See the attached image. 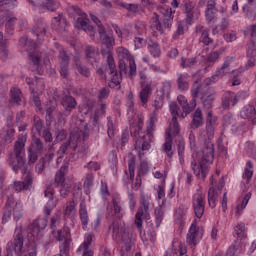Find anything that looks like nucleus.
I'll list each match as a JSON object with an SVG mask.
<instances>
[{
    "label": "nucleus",
    "mask_w": 256,
    "mask_h": 256,
    "mask_svg": "<svg viewBox=\"0 0 256 256\" xmlns=\"http://www.w3.org/2000/svg\"><path fill=\"white\" fill-rule=\"evenodd\" d=\"M68 17L73 19L74 25L78 29H82L85 33H88L91 39H95V29L92 25H89V19H87V14L81 11V8L72 5L67 9Z\"/></svg>",
    "instance_id": "nucleus-5"
},
{
    "label": "nucleus",
    "mask_w": 256,
    "mask_h": 256,
    "mask_svg": "<svg viewBox=\"0 0 256 256\" xmlns=\"http://www.w3.org/2000/svg\"><path fill=\"white\" fill-rule=\"evenodd\" d=\"M33 129L41 135V131L43 129V120L39 118L38 116H34V124H33Z\"/></svg>",
    "instance_id": "nucleus-54"
},
{
    "label": "nucleus",
    "mask_w": 256,
    "mask_h": 256,
    "mask_svg": "<svg viewBox=\"0 0 256 256\" xmlns=\"http://www.w3.org/2000/svg\"><path fill=\"white\" fill-rule=\"evenodd\" d=\"M67 166H61L59 171L56 173L54 187H62L63 185H67L65 182V175L67 173Z\"/></svg>",
    "instance_id": "nucleus-28"
},
{
    "label": "nucleus",
    "mask_w": 256,
    "mask_h": 256,
    "mask_svg": "<svg viewBox=\"0 0 256 256\" xmlns=\"http://www.w3.org/2000/svg\"><path fill=\"white\" fill-rule=\"evenodd\" d=\"M112 207L114 209V215L117 219H123V210L121 209V202L117 198L112 199Z\"/></svg>",
    "instance_id": "nucleus-42"
},
{
    "label": "nucleus",
    "mask_w": 256,
    "mask_h": 256,
    "mask_svg": "<svg viewBox=\"0 0 256 256\" xmlns=\"http://www.w3.org/2000/svg\"><path fill=\"white\" fill-rule=\"evenodd\" d=\"M44 151H45V146L43 145L41 138H37V137L33 138L27 150L28 163L26 165H28L29 167H33L35 163L39 161V155H43Z\"/></svg>",
    "instance_id": "nucleus-9"
},
{
    "label": "nucleus",
    "mask_w": 256,
    "mask_h": 256,
    "mask_svg": "<svg viewBox=\"0 0 256 256\" xmlns=\"http://www.w3.org/2000/svg\"><path fill=\"white\" fill-rule=\"evenodd\" d=\"M118 57L120 60L127 61L129 65L128 75L130 79H133L137 75V64H135V58L133 57V55H131L129 50H127L126 48L120 47L118 49Z\"/></svg>",
    "instance_id": "nucleus-11"
},
{
    "label": "nucleus",
    "mask_w": 256,
    "mask_h": 256,
    "mask_svg": "<svg viewBox=\"0 0 256 256\" xmlns=\"http://www.w3.org/2000/svg\"><path fill=\"white\" fill-rule=\"evenodd\" d=\"M59 61H60V65H69V54H67V51L60 50Z\"/></svg>",
    "instance_id": "nucleus-57"
},
{
    "label": "nucleus",
    "mask_w": 256,
    "mask_h": 256,
    "mask_svg": "<svg viewBox=\"0 0 256 256\" xmlns=\"http://www.w3.org/2000/svg\"><path fill=\"white\" fill-rule=\"evenodd\" d=\"M240 117H242V119H251L252 121L255 120L256 118L255 106H251V105L245 106L240 112Z\"/></svg>",
    "instance_id": "nucleus-29"
},
{
    "label": "nucleus",
    "mask_w": 256,
    "mask_h": 256,
    "mask_svg": "<svg viewBox=\"0 0 256 256\" xmlns=\"http://www.w3.org/2000/svg\"><path fill=\"white\" fill-rule=\"evenodd\" d=\"M141 205H143V207H140L135 215V225L137 226V229L143 227V217H145V213L149 211V203H147L145 197H142Z\"/></svg>",
    "instance_id": "nucleus-16"
},
{
    "label": "nucleus",
    "mask_w": 256,
    "mask_h": 256,
    "mask_svg": "<svg viewBox=\"0 0 256 256\" xmlns=\"http://www.w3.org/2000/svg\"><path fill=\"white\" fill-rule=\"evenodd\" d=\"M57 207V201H48L45 208H44V214L46 217H49L51 215V211Z\"/></svg>",
    "instance_id": "nucleus-56"
},
{
    "label": "nucleus",
    "mask_w": 256,
    "mask_h": 256,
    "mask_svg": "<svg viewBox=\"0 0 256 256\" xmlns=\"http://www.w3.org/2000/svg\"><path fill=\"white\" fill-rule=\"evenodd\" d=\"M29 61L32 63L33 67L31 71L41 75V56L39 54L28 52Z\"/></svg>",
    "instance_id": "nucleus-27"
},
{
    "label": "nucleus",
    "mask_w": 256,
    "mask_h": 256,
    "mask_svg": "<svg viewBox=\"0 0 256 256\" xmlns=\"http://www.w3.org/2000/svg\"><path fill=\"white\" fill-rule=\"evenodd\" d=\"M148 49L152 56L161 57V48H159V43L155 41H150V43L148 44Z\"/></svg>",
    "instance_id": "nucleus-44"
},
{
    "label": "nucleus",
    "mask_w": 256,
    "mask_h": 256,
    "mask_svg": "<svg viewBox=\"0 0 256 256\" xmlns=\"http://www.w3.org/2000/svg\"><path fill=\"white\" fill-rule=\"evenodd\" d=\"M85 53H86V59L88 63H90L92 67H99V58H97L99 56V53H97V50H95V47L87 46Z\"/></svg>",
    "instance_id": "nucleus-22"
},
{
    "label": "nucleus",
    "mask_w": 256,
    "mask_h": 256,
    "mask_svg": "<svg viewBox=\"0 0 256 256\" xmlns=\"http://www.w3.org/2000/svg\"><path fill=\"white\" fill-rule=\"evenodd\" d=\"M151 23L153 27L163 35L165 33V30L163 29V25L161 24V17L157 13H153L151 17Z\"/></svg>",
    "instance_id": "nucleus-36"
},
{
    "label": "nucleus",
    "mask_w": 256,
    "mask_h": 256,
    "mask_svg": "<svg viewBox=\"0 0 256 256\" xmlns=\"http://www.w3.org/2000/svg\"><path fill=\"white\" fill-rule=\"evenodd\" d=\"M17 22V18L12 17L10 19L7 20L6 22V33H8L9 35H13V30L15 29V23Z\"/></svg>",
    "instance_id": "nucleus-49"
},
{
    "label": "nucleus",
    "mask_w": 256,
    "mask_h": 256,
    "mask_svg": "<svg viewBox=\"0 0 256 256\" xmlns=\"http://www.w3.org/2000/svg\"><path fill=\"white\" fill-rule=\"evenodd\" d=\"M5 3L0 5V12L5 11V9H14L17 7V0H4Z\"/></svg>",
    "instance_id": "nucleus-52"
},
{
    "label": "nucleus",
    "mask_w": 256,
    "mask_h": 256,
    "mask_svg": "<svg viewBox=\"0 0 256 256\" xmlns=\"http://www.w3.org/2000/svg\"><path fill=\"white\" fill-rule=\"evenodd\" d=\"M46 165H49L53 159H55V152L50 150L44 157L41 158Z\"/></svg>",
    "instance_id": "nucleus-63"
},
{
    "label": "nucleus",
    "mask_w": 256,
    "mask_h": 256,
    "mask_svg": "<svg viewBox=\"0 0 256 256\" xmlns=\"http://www.w3.org/2000/svg\"><path fill=\"white\" fill-rule=\"evenodd\" d=\"M47 227V220H35L27 229V239L26 249L23 251V243L25 242V237L23 236V229L16 228L13 240L7 243L6 256H13V253L17 256H37V241L39 240V233L41 229Z\"/></svg>",
    "instance_id": "nucleus-1"
},
{
    "label": "nucleus",
    "mask_w": 256,
    "mask_h": 256,
    "mask_svg": "<svg viewBox=\"0 0 256 256\" xmlns=\"http://www.w3.org/2000/svg\"><path fill=\"white\" fill-rule=\"evenodd\" d=\"M153 107L155 109H161L163 107V94L157 95L156 99L154 100Z\"/></svg>",
    "instance_id": "nucleus-64"
},
{
    "label": "nucleus",
    "mask_w": 256,
    "mask_h": 256,
    "mask_svg": "<svg viewBox=\"0 0 256 256\" xmlns=\"http://www.w3.org/2000/svg\"><path fill=\"white\" fill-rule=\"evenodd\" d=\"M10 93V103H12L13 105H21V89L13 87L11 88Z\"/></svg>",
    "instance_id": "nucleus-35"
},
{
    "label": "nucleus",
    "mask_w": 256,
    "mask_h": 256,
    "mask_svg": "<svg viewBox=\"0 0 256 256\" xmlns=\"http://www.w3.org/2000/svg\"><path fill=\"white\" fill-rule=\"evenodd\" d=\"M14 215L16 221H19L23 217V204L21 201L15 202V197L13 194L7 196L6 204L4 207V213L2 221L3 223H7L9 219H11V215Z\"/></svg>",
    "instance_id": "nucleus-8"
},
{
    "label": "nucleus",
    "mask_w": 256,
    "mask_h": 256,
    "mask_svg": "<svg viewBox=\"0 0 256 256\" xmlns=\"http://www.w3.org/2000/svg\"><path fill=\"white\" fill-rule=\"evenodd\" d=\"M217 191H215L214 187H210L208 191V204L211 209H215L217 207Z\"/></svg>",
    "instance_id": "nucleus-39"
},
{
    "label": "nucleus",
    "mask_w": 256,
    "mask_h": 256,
    "mask_svg": "<svg viewBox=\"0 0 256 256\" xmlns=\"http://www.w3.org/2000/svg\"><path fill=\"white\" fill-rule=\"evenodd\" d=\"M128 171L131 181L135 179V158H130L128 160Z\"/></svg>",
    "instance_id": "nucleus-55"
},
{
    "label": "nucleus",
    "mask_w": 256,
    "mask_h": 256,
    "mask_svg": "<svg viewBox=\"0 0 256 256\" xmlns=\"http://www.w3.org/2000/svg\"><path fill=\"white\" fill-rule=\"evenodd\" d=\"M202 95L201 101L205 109H211L213 101H215V95L207 92L200 93Z\"/></svg>",
    "instance_id": "nucleus-33"
},
{
    "label": "nucleus",
    "mask_w": 256,
    "mask_h": 256,
    "mask_svg": "<svg viewBox=\"0 0 256 256\" xmlns=\"http://www.w3.org/2000/svg\"><path fill=\"white\" fill-rule=\"evenodd\" d=\"M152 89L151 85H146L139 93V98L141 103L143 105H147V102L149 101V95H151Z\"/></svg>",
    "instance_id": "nucleus-40"
},
{
    "label": "nucleus",
    "mask_w": 256,
    "mask_h": 256,
    "mask_svg": "<svg viewBox=\"0 0 256 256\" xmlns=\"http://www.w3.org/2000/svg\"><path fill=\"white\" fill-rule=\"evenodd\" d=\"M215 77H219V76H212L211 78H206L204 79L202 84H197L196 83L193 85V88L191 89V93H192V97L194 99H197V97H199V93H204L209 91V85H211L212 83H215Z\"/></svg>",
    "instance_id": "nucleus-13"
},
{
    "label": "nucleus",
    "mask_w": 256,
    "mask_h": 256,
    "mask_svg": "<svg viewBox=\"0 0 256 256\" xmlns=\"http://www.w3.org/2000/svg\"><path fill=\"white\" fill-rule=\"evenodd\" d=\"M186 243L191 247V249H195L197 247V221H194L187 233Z\"/></svg>",
    "instance_id": "nucleus-21"
},
{
    "label": "nucleus",
    "mask_w": 256,
    "mask_h": 256,
    "mask_svg": "<svg viewBox=\"0 0 256 256\" xmlns=\"http://www.w3.org/2000/svg\"><path fill=\"white\" fill-rule=\"evenodd\" d=\"M110 93H111V90L107 87H103L102 89H100L98 92L99 101H103V99H107Z\"/></svg>",
    "instance_id": "nucleus-59"
},
{
    "label": "nucleus",
    "mask_w": 256,
    "mask_h": 256,
    "mask_svg": "<svg viewBox=\"0 0 256 256\" xmlns=\"http://www.w3.org/2000/svg\"><path fill=\"white\" fill-rule=\"evenodd\" d=\"M195 99L196 98L193 97V99L187 103V98L185 96L179 95L177 97V101L183 110V113L181 114L182 119H185V117H187V115H189V113H191V111L197 107V102Z\"/></svg>",
    "instance_id": "nucleus-14"
},
{
    "label": "nucleus",
    "mask_w": 256,
    "mask_h": 256,
    "mask_svg": "<svg viewBox=\"0 0 256 256\" xmlns=\"http://www.w3.org/2000/svg\"><path fill=\"white\" fill-rule=\"evenodd\" d=\"M220 55H221V53H219V51L211 52L207 56V61L209 63H215L216 61H219Z\"/></svg>",
    "instance_id": "nucleus-62"
},
{
    "label": "nucleus",
    "mask_w": 256,
    "mask_h": 256,
    "mask_svg": "<svg viewBox=\"0 0 256 256\" xmlns=\"http://www.w3.org/2000/svg\"><path fill=\"white\" fill-rule=\"evenodd\" d=\"M107 127H108V130H107V134H108V137L113 138L115 137V124H113V119H111V117H107Z\"/></svg>",
    "instance_id": "nucleus-51"
},
{
    "label": "nucleus",
    "mask_w": 256,
    "mask_h": 256,
    "mask_svg": "<svg viewBox=\"0 0 256 256\" xmlns=\"http://www.w3.org/2000/svg\"><path fill=\"white\" fill-rule=\"evenodd\" d=\"M215 123H217V117H214L213 112L209 110L206 117V127H215Z\"/></svg>",
    "instance_id": "nucleus-53"
},
{
    "label": "nucleus",
    "mask_w": 256,
    "mask_h": 256,
    "mask_svg": "<svg viewBox=\"0 0 256 256\" xmlns=\"http://www.w3.org/2000/svg\"><path fill=\"white\" fill-rule=\"evenodd\" d=\"M93 239H95L93 233H89L85 236L84 242L78 248V251H82V256H93V250L89 248L91 247V243H93Z\"/></svg>",
    "instance_id": "nucleus-20"
},
{
    "label": "nucleus",
    "mask_w": 256,
    "mask_h": 256,
    "mask_svg": "<svg viewBox=\"0 0 256 256\" xmlns=\"http://www.w3.org/2000/svg\"><path fill=\"white\" fill-rule=\"evenodd\" d=\"M79 218L82 223L83 229L89 225V213L87 212V203L84 199L80 202V208H79Z\"/></svg>",
    "instance_id": "nucleus-25"
},
{
    "label": "nucleus",
    "mask_w": 256,
    "mask_h": 256,
    "mask_svg": "<svg viewBox=\"0 0 256 256\" xmlns=\"http://www.w3.org/2000/svg\"><path fill=\"white\" fill-rule=\"evenodd\" d=\"M29 5H31L32 9L34 11H39L41 13V5H42V0H26Z\"/></svg>",
    "instance_id": "nucleus-60"
},
{
    "label": "nucleus",
    "mask_w": 256,
    "mask_h": 256,
    "mask_svg": "<svg viewBox=\"0 0 256 256\" xmlns=\"http://www.w3.org/2000/svg\"><path fill=\"white\" fill-rule=\"evenodd\" d=\"M60 7V4L57 0H42L40 13H46L49 11L50 13H55Z\"/></svg>",
    "instance_id": "nucleus-24"
},
{
    "label": "nucleus",
    "mask_w": 256,
    "mask_h": 256,
    "mask_svg": "<svg viewBox=\"0 0 256 256\" xmlns=\"http://www.w3.org/2000/svg\"><path fill=\"white\" fill-rule=\"evenodd\" d=\"M71 241L73 240H64L60 246L59 256H69V251L71 250Z\"/></svg>",
    "instance_id": "nucleus-43"
},
{
    "label": "nucleus",
    "mask_w": 256,
    "mask_h": 256,
    "mask_svg": "<svg viewBox=\"0 0 256 256\" xmlns=\"http://www.w3.org/2000/svg\"><path fill=\"white\" fill-rule=\"evenodd\" d=\"M232 63H233V57L227 56L224 60L223 65L221 66V68L216 70V72H215L216 77H224L225 69H229V67H231Z\"/></svg>",
    "instance_id": "nucleus-34"
},
{
    "label": "nucleus",
    "mask_w": 256,
    "mask_h": 256,
    "mask_svg": "<svg viewBox=\"0 0 256 256\" xmlns=\"http://www.w3.org/2000/svg\"><path fill=\"white\" fill-rule=\"evenodd\" d=\"M206 135L201 136L200 139L204 143V147L202 148V157L201 159L195 160V154L192 156L191 167L192 171H194V175L198 177V179H205L207 177V173H209V168L207 167V163H213L215 159V146L211 140L215 137V126H206Z\"/></svg>",
    "instance_id": "nucleus-3"
},
{
    "label": "nucleus",
    "mask_w": 256,
    "mask_h": 256,
    "mask_svg": "<svg viewBox=\"0 0 256 256\" xmlns=\"http://www.w3.org/2000/svg\"><path fill=\"white\" fill-rule=\"evenodd\" d=\"M149 173V164L147 161L143 160L140 162V168L138 171L137 179L138 177H141V175H147Z\"/></svg>",
    "instance_id": "nucleus-50"
},
{
    "label": "nucleus",
    "mask_w": 256,
    "mask_h": 256,
    "mask_svg": "<svg viewBox=\"0 0 256 256\" xmlns=\"http://www.w3.org/2000/svg\"><path fill=\"white\" fill-rule=\"evenodd\" d=\"M56 239L58 241H73V239H71V230L67 227L62 228L57 232Z\"/></svg>",
    "instance_id": "nucleus-38"
},
{
    "label": "nucleus",
    "mask_w": 256,
    "mask_h": 256,
    "mask_svg": "<svg viewBox=\"0 0 256 256\" xmlns=\"http://www.w3.org/2000/svg\"><path fill=\"white\" fill-rule=\"evenodd\" d=\"M159 12L162 15V23H163V27L165 29H171V27H173V9L169 8V7H162L159 9Z\"/></svg>",
    "instance_id": "nucleus-17"
},
{
    "label": "nucleus",
    "mask_w": 256,
    "mask_h": 256,
    "mask_svg": "<svg viewBox=\"0 0 256 256\" xmlns=\"http://www.w3.org/2000/svg\"><path fill=\"white\" fill-rule=\"evenodd\" d=\"M201 29H203V26H200V30L199 28H197V32L201 33V37H200L201 43H203V45H210V43H213V40L209 37V31L201 30Z\"/></svg>",
    "instance_id": "nucleus-45"
},
{
    "label": "nucleus",
    "mask_w": 256,
    "mask_h": 256,
    "mask_svg": "<svg viewBox=\"0 0 256 256\" xmlns=\"http://www.w3.org/2000/svg\"><path fill=\"white\" fill-rule=\"evenodd\" d=\"M203 125V113L200 109H197L193 114V119L191 121V129H199Z\"/></svg>",
    "instance_id": "nucleus-30"
},
{
    "label": "nucleus",
    "mask_w": 256,
    "mask_h": 256,
    "mask_svg": "<svg viewBox=\"0 0 256 256\" xmlns=\"http://www.w3.org/2000/svg\"><path fill=\"white\" fill-rule=\"evenodd\" d=\"M177 85L180 91H187L189 89V74H178Z\"/></svg>",
    "instance_id": "nucleus-31"
},
{
    "label": "nucleus",
    "mask_w": 256,
    "mask_h": 256,
    "mask_svg": "<svg viewBox=\"0 0 256 256\" xmlns=\"http://www.w3.org/2000/svg\"><path fill=\"white\" fill-rule=\"evenodd\" d=\"M70 135H73V137L76 139V148L74 153L78 155V159L81 157V155H87V149L83 145H79V140L81 139V136L77 132H72Z\"/></svg>",
    "instance_id": "nucleus-32"
},
{
    "label": "nucleus",
    "mask_w": 256,
    "mask_h": 256,
    "mask_svg": "<svg viewBox=\"0 0 256 256\" xmlns=\"http://www.w3.org/2000/svg\"><path fill=\"white\" fill-rule=\"evenodd\" d=\"M154 215H155L156 229H159V227H161V223H163V217H165V210H163V207L159 206L155 208Z\"/></svg>",
    "instance_id": "nucleus-41"
},
{
    "label": "nucleus",
    "mask_w": 256,
    "mask_h": 256,
    "mask_svg": "<svg viewBox=\"0 0 256 256\" xmlns=\"http://www.w3.org/2000/svg\"><path fill=\"white\" fill-rule=\"evenodd\" d=\"M192 205L194 214L197 219H201L205 213V195L199 190L194 194L192 198Z\"/></svg>",
    "instance_id": "nucleus-12"
},
{
    "label": "nucleus",
    "mask_w": 256,
    "mask_h": 256,
    "mask_svg": "<svg viewBox=\"0 0 256 256\" xmlns=\"http://www.w3.org/2000/svg\"><path fill=\"white\" fill-rule=\"evenodd\" d=\"M120 7H123V9H127V11H131L132 13L139 12V5L138 4L121 3Z\"/></svg>",
    "instance_id": "nucleus-58"
},
{
    "label": "nucleus",
    "mask_w": 256,
    "mask_h": 256,
    "mask_svg": "<svg viewBox=\"0 0 256 256\" xmlns=\"http://www.w3.org/2000/svg\"><path fill=\"white\" fill-rule=\"evenodd\" d=\"M27 143L26 136H20L18 141L14 143V152L8 154V165L12 167V171L17 173L19 169H22L24 181H15L14 189L18 193L20 191H31L33 187V173L29 172L27 168V162L25 161V144Z\"/></svg>",
    "instance_id": "nucleus-2"
},
{
    "label": "nucleus",
    "mask_w": 256,
    "mask_h": 256,
    "mask_svg": "<svg viewBox=\"0 0 256 256\" xmlns=\"http://www.w3.org/2000/svg\"><path fill=\"white\" fill-rule=\"evenodd\" d=\"M100 41H102V45L106 46V49H104V51H111V47L115 45V39L113 38V36L107 34L100 37ZM101 53L103 54V49L101 50Z\"/></svg>",
    "instance_id": "nucleus-37"
},
{
    "label": "nucleus",
    "mask_w": 256,
    "mask_h": 256,
    "mask_svg": "<svg viewBox=\"0 0 256 256\" xmlns=\"http://www.w3.org/2000/svg\"><path fill=\"white\" fill-rule=\"evenodd\" d=\"M182 11L186 14V23L191 24L193 21V17H195V13L199 14V10L195 8V2L186 1L182 4Z\"/></svg>",
    "instance_id": "nucleus-18"
},
{
    "label": "nucleus",
    "mask_w": 256,
    "mask_h": 256,
    "mask_svg": "<svg viewBox=\"0 0 256 256\" xmlns=\"http://www.w3.org/2000/svg\"><path fill=\"white\" fill-rule=\"evenodd\" d=\"M76 204H75V200H71L67 203L66 209H65V215H67L68 217H72V215H75L76 213Z\"/></svg>",
    "instance_id": "nucleus-48"
},
{
    "label": "nucleus",
    "mask_w": 256,
    "mask_h": 256,
    "mask_svg": "<svg viewBox=\"0 0 256 256\" xmlns=\"http://www.w3.org/2000/svg\"><path fill=\"white\" fill-rule=\"evenodd\" d=\"M143 129V120L138 119L130 125V133L135 139V149L138 151L139 157L145 155L142 151H149L151 144L145 141V135L141 136V130Z\"/></svg>",
    "instance_id": "nucleus-6"
},
{
    "label": "nucleus",
    "mask_w": 256,
    "mask_h": 256,
    "mask_svg": "<svg viewBox=\"0 0 256 256\" xmlns=\"http://www.w3.org/2000/svg\"><path fill=\"white\" fill-rule=\"evenodd\" d=\"M75 149H77V140L73 135H70L69 139L60 146L57 151V160L56 163L59 165L61 163L63 157H65L66 163H73V161H77L79 159V154L75 153Z\"/></svg>",
    "instance_id": "nucleus-7"
},
{
    "label": "nucleus",
    "mask_w": 256,
    "mask_h": 256,
    "mask_svg": "<svg viewBox=\"0 0 256 256\" xmlns=\"http://www.w3.org/2000/svg\"><path fill=\"white\" fill-rule=\"evenodd\" d=\"M170 113L172 115V122L169 125L168 129H173L174 137L179 135V122L177 121V115H179V106L176 102H172L169 105Z\"/></svg>",
    "instance_id": "nucleus-15"
},
{
    "label": "nucleus",
    "mask_w": 256,
    "mask_h": 256,
    "mask_svg": "<svg viewBox=\"0 0 256 256\" xmlns=\"http://www.w3.org/2000/svg\"><path fill=\"white\" fill-rule=\"evenodd\" d=\"M48 28L49 26L47 23L40 19L35 23L34 27L31 29V32L37 37H45Z\"/></svg>",
    "instance_id": "nucleus-26"
},
{
    "label": "nucleus",
    "mask_w": 256,
    "mask_h": 256,
    "mask_svg": "<svg viewBox=\"0 0 256 256\" xmlns=\"http://www.w3.org/2000/svg\"><path fill=\"white\" fill-rule=\"evenodd\" d=\"M122 249L120 250V256H132L133 247H135V239H133V232L124 230L122 233Z\"/></svg>",
    "instance_id": "nucleus-10"
},
{
    "label": "nucleus",
    "mask_w": 256,
    "mask_h": 256,
    "mask_svg": "<svg viewBox=\"0 0 256 256\" xmlns=\"http://www.w3.org/2000/svg\"><path fill=\"white\" fill-rule=\"evenodd\" d=\"M171 133L173 135V128H168L165 132L166 140L163 144V151L166 153L167 157L169 159L173 158V136H171Z\"/></svg>",
    "instance_id": "nucleus-19"
},
{
    "label": "nucleus",
    "mask_w": 256,
    "mask_h": 256,
    "mask_svg": "<svg viewBox=\"0 0 256 256\" xmlns=\"http://www.w3.org/2000/svg\"><path fill=\"white\" fill-rule=\"evenodd\" d=\"M180 65H181V67H183V69H187V67H193V66L197 65V59L182 57Z\"/></svg>",
    "instance_id": "nucleus-47"
},
{
    "label": "nucleus",
    "mask_w": 256,
    "mask_h": 256,
    "mask_svg": "<svg viewBox=\"0 0 256 256\" xmlns=\"http://www.w3.org/2000/svg\"><path fill=\"white\" fill-rule=\"evenodd\" d=\"M102 57H106L105 70H103V68H98L96 73L103 81L107 80V75L105 73L112 75L108 85L110 88L115 89V87L121 85V82L123 81L122 73H127V63L129 62H127V60L120 59L118 63L120 71L118 72L117 66L115 65V58H113L111 51L102 50Z\"/></svg>",
    "instance_id": "nucleus-4"
},
{
    "label": "nucleus",
    "mask_w": 256,
    "mask_h": 256,
    "mask_svg": "<svg viewBox=\"0 0 256 256\" xmlns=\"http://www.w3.org/2000/svg\"><path fill=\"white\" fill-rule=\"evenodd\" d=\"M61 105L64 107L66 115H71V111L77 107V100L73 96L66 95L62 98Z\"/></svg>",
    "instance_id": "nucleus-23"
},
{
    "label": "nucleus",
    "mask_w": 256,
    "mask_h": 256,
    "mask_svg": "<svg viewBox=\"0 0 256 256\" xmlns=\"http://www.w3.org/2000/svg\"><path fill=\"white\" fill-rule=\"evenodd\" d=\"M109 163L113 171L114 169H117V153H115L114 151H112L109 155Z\"/></svg>",
    "instance_id": "nucleus-61"
},
{
    "label": "nucleus",
    "mask_w": 256,
    "mask_h": 256,
    "mask_svg": "<svg viewBox=\"0 0 256 256\" xmlns=\"http://www.w3.org/2000/svg\"><path fill=\"white\" fill-rule=\"evenodd\" d=\"M176 143L179 159L180 161H183V157L185 155V140L183 138H179Z\"/></svg>",
    "instance_id": "nucleus-46"
}]
</instances>
